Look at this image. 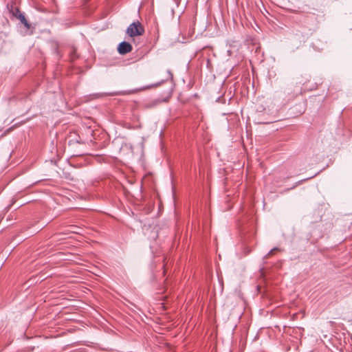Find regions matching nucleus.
<instances>
[{
    "label": "nucleus",
    "mask_w": 352,
    "mask_h": 352,
    "mask_svg": "<svg viewBox=\"0 0 352 352\" xmlns=\"http://www.w3.org/2000/svg\"><path fill=\"white\" fill-rule=\"evenodd\" d=\"M107 95L115 96V95H117V94L113 93V94H96V98H100V97H102L103 96H107Z\"/></svg>",
    "instance_id": "5"
},
{
    "label": "nucleus",
    "mask_w": 352,
    "mask_h": 352,
    "mask_svg": "<svg viewBox=\"0 0 352 352\" xmlns=\"http://www.w3.org/2000/svg\"><path fill=\"white\" fill-rule=\"evenodd\" d=\"M8 10L13 18L19 20L26 29L30 28V24L28 23L24 14L18 8L12 5L10 7L8 6Z\"/></svg>",
    "instance_id": "1"
},
{
    "label": "nucleus",
    "mask_w": 352,
    "mask_h": 352,
    "mask_svg": "<svg viewBox=\"0 0 352 352\" xmlns=\"http://www.w3.org/2000/svg\"><path fill=\"white\" fill-rule=\"evenodd\" d=\"M279 249L277 248H274L270 251V252L266 255V257H270L271 255L274 254L276 251H278Z\"/></svg>",
    "instance_id": "4"
},
{
    "label": "nucleus",
    "mask_w": 352,
    "mask_h": 352,
    "mask_svg": "<svg viewBox=\"0 0 352 352\" xmlns=\"http://www.w3.org/2000/svg\"><path fill=\"white\" fill-rule=\"evenodd\" d=\"M158 85H159V84H156V85H155V86H157ZM154 87V85H150V86H148L147 88H151V87Z\"/></svg>",
    "instance_id": "7"
},
{
    "label": "nucleus",
    "mask_w": 352,
    "mask_h": 352,
    "mask_svg": "<svg viewBox=\"0 0 352 352\" xmlns=\"http://www.w3.org/2000/svg\"><path fill=\"white\" fill-rule=\"evenodd\" d=\"M132 45L126 41L120 43L118 47V51L120 54L124 55L132 51Z\"/></svg>",
    "instance_id": "3"
},
{
    "label": "nucleus",
    "mask_w": 352,
    "mask_h": 352,
    "mask_svg": "<svg viewBox=\"0 0 352 352\" xmlns=\"http://www.w3.org/2000/svg\"><path fill=\"white\" fill-rule=\"evenodd\" d=\"M167 74H168V78L171 79L173 78V74H172V73L170 72V70L167 71Z\"/></svg>",
    "instance_id": "6"
},
{
    "label": "nucleus",
    "mask_w": 352,
    "mask_h": 352,
    "mask_svg": "<svg viewBox=\"0 0 352 352\" xmlns=\"http://www.w3.org/2000/svg\"><path fill=\"white\" fill-rule=\"evenodd\" d=\"M144 33V28L142 23L137 21L131 24L126 29V34L131 37L141 36Z\"/></svg>",
    "instance_id": "2"
}]
</instances>
